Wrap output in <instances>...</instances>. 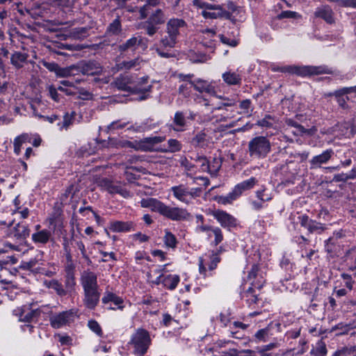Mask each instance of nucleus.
I'll use <instances>...</instances> for the list:
<instances>
[{
    "label": "nucleus",
    "mask_w": 356,
    "mask_h": 356,
    "mask_svg": "<svg viewBox=\"0 0 356 356\" xmlns=\"http://www.w3.org/2000/svg\"><path fill=\"white\" fill-rule=\"evenodd\" d=\"M252 252H254V258L252 259L254 264L252 265L246 278V282H249L250 286L241 293V298L246 305L251 309H255V311L248 314L250 317L261 314V309L264 306V301L260 297V291L266 282L264 276L260 273L259 264L255 263L260 260V253L258 250H252Z\"/></svg>",
    "instance_id": "f257e3e1"
},
{
    "label": "nucleus",
    "mask_w": 356,
    "mask_h": 356,
    "mask_svg": "<svg viewBox=\"0 0 356 356\" xmlns=\"http://www.w3.org/2000/svg\"><path fill=\"white\" fill-rule=\"evenodd\" d=\"M187 26L183 19L172 18L168 20L165 28L160 30L157 26V33L160 35V43L164 47H174L180 34V29Z\"/></svg>",
    "instance_id": "f03ea898"
},
{
    "label": "nucleus",
    "mask_w": 356,
    "mask_h": 356,
    "mask_svg": "<svg viewBox=\"0 0 356 356\" xmlns=\"http://www.w3.org/2000/svg\"><path fill=\"white\" fill-rule=\"evenodd\" d=\"M273 72H279L283 73H289L296 74L298 76L306 78L311 77L315 75L321 74H333L334 71L332 67L326 65H287L283 67H277L273 68Z\"/></svg>",
    "instance_id": "7ed1b4c3"
},
{
    "label": "nucleus",
    "mask_w": 356,
    "mask_h": 356,
    "mask_svg": "<svg viewBox=\"0 0 356 356\" xmlns=\"http://www.w3.org/2000/svg\"><path fill=\"white\" fill-rule=\"evenodd\" d=\"M212 10L213 12L202 10V15L205 19H223L231 21L234 24L236 22V16L238 15L242 9L233 1H228L226 4L227 10L223 8V6L215 5Z\"/></svg>",
    "instance_id": "20e7f679"
},
{
    "label": "nucleus",
    "mask_w": 356,
    "mask_h": 356,
    "mask_svg": "<svg viewBox=\"0 0 356 356\" xmlns=\"http://www.w3.org/2000/svg\"><path fill=\"white\" fill-rule=\"evenodd\" d=\"M157 213L172 221H189L192 218V215L186 209L171 207L159 200H157Z\"/></svg>",
    "instance_id": "39448f33"
},
{
    "label": "nucleus",
    "mask_w": 356,
    "mask_h": 356,
    "mask_svg": "<svg viewBox=\"0 0 356 356\" xmlns=\"http://www.w3.org/2000/svg\"><path fill=\"white\" fill-rule=\"evenodd\" d=\"M270 149V143L266 136H256L248 143L249 154L252 158L264 159L266 157Z\"/></svg>",
    "instance_id": "423d86ee"
},
{
    "label": "nucleus",
    "mask_w": 356,
    "mask_h": 356,
    "mask_svg": "<svg viewBox=\"0 0 356 356\" xmlns=\"http://www.w3.org/2000/svg\"><path fill=\"white\" fill-rule=\"evenodd\" d=\"M131 77L123 74H120L119 76L116 77L114 81L111 83V86L116 88L118 90L131 93H141L142 95L138 97L140 100L145 99L147 97V95L145 94L149 91L152 88L151 86H149L147 88H141L138 86L132 87L131 86Z\"/></svg>",
    "instance_id": "0eeeda50"
},
{
    "label": "nucleus",
    "mask_w": 356,
    "mask_h": 356,
    "mask_svg": "<svg viewBox=\"0 0 356 356\" xmlns=\"http://www.w3.org/2000/svg\"><path fill=\"white\" fill-rule=\"evenodd\" d=\"M211 215L220 227L228 232H233L241 227L240 221L225 210L214 209L211 211Z\"/></svg>",
    "instance_id": "6e6552de"
},
{
    "label": "nucleus",
    "mask_w": 356,
    "mask_h": 356,
    "mask_svg": "<svg viewBox=\"0 0 356 356\" xmlns=\"http://www.w3.org/2000/svg\"><path fill=\"white\" fill-rule=\"evenodd\" d=\"M150 343V337L147 331L138 329L132 335L129 344L133 346L134 353L143 356L147 350Z\"/></svg>",
    "instance_id": "1a4fd4ad"
},
{
    "label": "nucleus",
    "mask_w": 356,
    "mask_h": 356,
    "mask_svg": "<svg viewBox=\"0 0 356 356\" xmlns=\"http://www.w3.org/2000/svg\"><path fill=\"white\" fill-rule=\"evenodd\" d=\"M154 6H156V0H147L146 4L140 9L141 19H145L149 14H151L149 20L144 22L143 26L146 33L150 36H152L156 33V22L154 20L156 13L153 12Z\"/></svg>",
    "instance_id": "9d476101"
},
{
    "label": "nucleus",
    "mask_w": 356,
    "mask_h": 356,
    "mask_svg": "<svg viewBox=\"0 0 356 356\" xmlns=\"http://www.w3.org/2000/svg\"><path fill=\"white\" fill-rule=\"evenodd\" d=\"M196 223L197 224L196 230L198 232H212L214 235V239L211 241V246H218L223 240L224 236L221 228L217 226L204 225V217L202 214L195 216Z\"/></svg>",
    "instance_id": "9b49d317"
},
{
    "label": "nucleus",
    "mask_w": 356,
    "mask_h": 356,
    "mask_svg": "<svg viewBox=\"0 0 356 356\" xmlns=\"http://www.w3.org/2000/svg\"><path fill=\"white\" fill-rule=\"evenodd\" d=\"M281 326V323L278 321H271L266 327L259 330L254 334V337L257 341H266L270 335H273L274 332H280Z\"/></svg>",
    "instance_id": "f8f14e48"
},
{
    "label": "nucleus",
    "mask_w": 356,
    "mask_h": 356,
    "mask_svg": "<svg viewBox=\"0 0 356 356\" xmlns=\"http://www.w3.org/2000/svg\"><path fill=\"white\" fill-rule=\"evenodd\" d=\"M139 47H143L144 48L147 47L143 38L140 35L133 36L125 42L119 44L118 49L120 53V56H122L124 53H126L128 51L134 52Z\"/></svg>",
    "instance_id": "ddd939ff"
},
{
    "label": "nucleus",
    "mask_w": 356,
    "mask_h": 356,
    "mask_svg": "<svg viewBox=\"0 0 356 356\" xmlns=\"http://www.w3.org/2000/svg\"><path fill=\"white\" fill-rule=\"evenodd\" d=\"M325 250L327 257L331 259L343 257L345 254L343 242L330 241L327 239L325 241Z\"/></svg>",
    "instance_id": "4468645a"
},
{
    "label": "nucleus",
    "mask_w": 356,
    "mask_h": 356,
    "mask_svg": "<svg viewBox=\"0 0 356 356\" xmlns=\"http://www.w3.org/2000/svg\"><path fill=\"white\" fill-rule=\"evenodd\" d=\"M298 219L300 226L307 229L309 234H321L325 229L323 224L309 218L306 214L300 216Z\"/></svg>",
    "instance_id": "2eb2a0df"
},
{
    "label": "nucleus",
    "mask_w": 356,
    "mask_h": 356,
    "mask_svg": "<svg viewBox=\"0 0 356 356\" xmlns=\"http://www.w3.org/2000/svg\"><path fill=\"white\" fill-rule=\"evenodd\" d=\"M99 186L111 194H120L124 197L130 196V192L121 186L115 184L108 178H103L99 181Z\"/></svg>",
    "instance_id": "dca6fc26"
},
{
    "label": "nucleus",
    "mask_w": 356,
    "mask_h": 356,
    "mask_svg": "<svg viewBox=\"0 0 356 356\" xmlns=\"http://www.w3.org/2000/svg\"><path fill=\"white\" fill-rule=\"evenodd\" d=\"M129 146L136 150L143 152H152L154 150L156 146V137L145 138L134 142H129Z\"/></svg>",
    "instance_id": "f3484780"
},
{
    "label": "nucleus",
    "mask_w": 356,
    "mask_h": 356,
    "mask_svg": "<svg viewBox=\"0 0 356 356\" xmlns=\"http://www.w3.org/2000/svg\"><path fill=\"white\" fill-rule=\"evenodd\" d=\"M180 281L177 275L162 273L157 277V286L161 284L167 289L174 290Z\"/></svg>",
    "instance_id": "a211bd4d"
},
{
    "label": "nucleus",
    "mask_w": 356,
    "mask_h": 356,
    "mask_svg": "<svg viewBox=\"0 0 356 356\" xmlns=\"http://www.w3.org/2000/svg\"><path fill=\"white\" fill-rule=\"evenodd\" d=\"M334 154L332 149H327L321 154L316 155L309 161V168L316 169L321 167L323 164L327 163Z\"/></svg>",
    "instance_id": "6ab92c4d"
},
{
    "label": "nucleus",
    "mask_w": 356,
    "mask_h": 356,
    "mask_svg": "<svg viewBox=\"0 0 356 356\" xmlns=\"http://www.w3.org/2000/svg\"><path fill=\"white\" fill-rule=\"evenodd\" d=\"M83 292L84 305L89 309H94L97 305L100 298V293L98 291V289L83 290Z\"/></svg>",
    "instance_id": "aec40b11"
},
{
    "label": "nucleus",
    "mask_w": 356,
    "mask_h": 356,
    "mask_svg": "<svg viewBox=\"0 0 356 356\" xmlns=\"http://www.w3.org/2000/svg\"><path fill=\"white\" fill-rule=\"evenodd\" d=\"M173 196L179 201L185 204L191 203L189 197V188L184 184L174 186L170 188Z\"/></svg>",
    "instance_id": "412c9836"
},
{
    "label": "nucleus",
    "mask_w": 356,
    "mask_h": 356,
    "mask_svg": "<svg viewBox=\"0 0 356 356\" xmlns=\"http://www.w3.org/2000/svg\"><path fill=\"white\" fill-rule=\"evenodd\" d=\"M314 16L317 18L323 19L328 24H333L335 23L334 12L328 5L318 7L314 12Z\"/></svg>",
    "instance_id": "4be33fe9"
},
{
    "label": "nucleus",
    "mask_w": 356,
    "mask_h": 356,
    "mask_svg": "<svg viewBox=\"0 0 356 356\" xmlns=\"http://www.w3.org/2000/svg\"><path fill=\"white\" fill-rule=\"evenodd\" d=\"M81 282L83 290L99 288L97 275L92 271H84L81 277Z\"/></svg>",
    "instance_id": "5701e85b"
},
{
    "label": "nucleus",
    "mask_w": 356,
    "mask_h": 356,
    "mask_svg": "<svg viewBox=\"0 0 356 356\" xmlns=\"http://www.w3.org/2000/svg\"><path fill=\"white\" fill-rule=\"evenodd\" d=\"M80 72L87 75H97L102 72V67L95 60H88L79 65Z\"/></svg>",
    "instance_id": "b1692460"
},
{
    "label": "nucleus",
    "mask_w": 356,
    "mask_h": 356,
    "mask_svg": "<svg viewBox=\"0 0 356 356\" xmlns=\"http://www.w3.org/2000/svg\"><path fill=\"white\" fill-rule=\"evenodd\" d=\"M193 88L201 93L206 92L211 96H216V88L208 81L197 79L191 81Z\"/></svg>",
    "instance_id": "393cba45"
},
{
    "label": "nucleus",
    "mask_w": 356,
    "mask_h": 356,
    "mask_svg": "<svg viewBox=\"0 0 356 356\" xmlns=\"http://www.w3.org/2000/svg\"><path fill=\"white\" fill-rule=\"evenodd\" d=\"M72 311H65L58 314L50 317V323L54 328H60L65 325L68 321L70 318L72 316Z\"/></svg>",
    "instance_id": "a878e982"
},
{
    "label": "nucleus",
    "mask_w": 356,
    "mask_h": 356,
    "mask_svg": "<svg viewBox=\"0 0 356 356\" xmlns=\"http://www.w3.org/2000/svg\"><path fill=\"white\" fill-rule=\"evenodd\" d=\"M29 234L30 229L28 226L24 223L19 222L10 230L9 236L17 240L24 241L29 237Z\"/></svg>",
    "instance_id": "bb28decb"
},
{
    "label": "nucleus",
    "mask_w": 356,
    "mask_h": 356,
    "mask_svg": "<svg viewBox=\"0 0 356 356\" xmlns=\"http://www.w3.org/2000/svg\"><path fill=\"white\" fill-rule=\"evenodd\" d=\"M328 350L326 343L323 339H318L315 343L312 344L311 349L307 356H327Z\"/></svg>",
    "instance_id": "cd10ccee"
},
{
    "label": "nucleus",
    "mask_w": 356,
    "mask_h": 356,
    "mask_svg": "<svg viewBox=\"0 0 356 356\" xmlns=\"http://www.w3.org/2000/svg\"><path fill=\"white\" fill-rule=\"evenodd\" d=\"M207 135L203 131L197 132L188 139L189 143L195 148H204L207 145Z\"/></svg>",
    "instance_id": "c85d7f7f"
},
{
    "label": "nucleus",
    "mask_w": 356,
    "mask_h": 356,
    "mask_svg": "<svg viewBox=\"0 0 356 356\" xmlns=\"http://www.w3.org/2000/svg\"><path fill=\"white\" fill-rule=\"evenodd\" d=\"M42 65L49 71L54 72L58 76L65 77L70 74V70L68 68L60 67L54 62L42 61Z\"/></svg>",
    "instance_id": "c756f323"
},
{
    "label": "nucleus",
    "mask_w": 356,
    "mask_h": 356,
    "mask_svg": "<svg viewBox=\"0 0 356 356\" xmlns=\"http://www.w3.org/2000/svg\"><path fill=\"white\" fill-rule=\"evenodd\" d=\"M222 80L228 86H241L242 82L241 76L234 72L227 71L222 74Z\"/></svg>",
    "instance_id": "7c9ffc66"
},
{
    "label": "nucleus",
    "mask_w": 356,
    "mask_h": 356,
    "mask_svg": "<svg viewBox=\"0 0 356 356\" xmlns=\"http://www.w3.org/2000/svg\"><path fill=\"white\" fill-rule=\"evenodd\" d=\"M165 235L163 237V242L167 249L175 250L178 245V240L176 236L168 229L164 230Z\"/></svg>",
    "instance_id": "2f4dec72"
},
{
    "label": "nucleus",
    "mask_w": 356,
    "mask_h": 356,
    "mask_svg": "<svg viewBox=\"0 0 356 356\" xmlns=\"http://www.w3.org/2000/svg\"><path fill=\"white\" fill-rule=\"evenodd\" d=\"M343 259L344 261L350 264L351 269H356V244L345 251Z\"/></svg>",
    "instance_id": "473e14b6"
},
{
    "label": "nucleus",
    "mask_w": 356,
    "mask_h": 356,
    "mask_svg": "<svg viewBox=\"0 0 356 356\" xmlns=\"http://www.w3.org/2000/svg\"><path fill=\"white\" fill-rule=\"evenodd\" d=\"M44 285L49 288L54 289L56 294L60 297L66 296L67 290L65 289L63 284L57 280H51L44 282Z\"/></svg>",
    "instance_id": "72a5a7b5"
},
{
    "label": "nucleus",
    "mask_w": 356,
    "mask_h": 356,
    "mask_svg": "<svg viewBox=\"0 0 356 356\" xmlns=\"http://www.w3.org/2000/svg\"><path fill=\"white\" fill-rule=\"evenodd\" d=\"M341 279L339 287L345 288L348 289L350 293H352L353 290L356 289V288H354L355 281L350 275L343 273L341 275Z\"/></svg>",
    "instance_id": "f704fd0d"
},
{
    "label": "nucleus",
    "mask_w": 356,
    "mask_h": 356,
    "mask_svg": "<svg viewBox=\"0 0 356 356\" xmlns=\"http://www.w3.org/2000/svg\"><path fill=\"white\" fill-rule=\"evenodd\" d=\"M331 356H356V346H339Z\"/></svg>",
    "instance_id": "c9c22d12"
},
{
    "label": "nucleus",
    "mask_w": 356,
    "mask_h": 356,
    "mask_svg": "<svg viewBox=\"0 0 356 356\" xmlns=\"http://www.w3.org/2000/svg\"><path fill=\"white\" fill-rule=\"evenodd\" d=\"M140 65V58L137 57L131 60H124L121 63H117L114 67L116 71L129 70Z\"/></svg>",
    "instance_id": "e433bc0d"
},
{
    "label": "nucleus",
    "mask_w": 356,
    "mask_h": 356,
    "mask_svg": "<svg viewBox=\"0 0 356 356\" xmlns=\"http://www.w3.org/2000/svg\"><path fill=\"white\" fill-rule=\"evenodd\" d=\"M70 266H71L69 265L67 266L65 280V289L67 290V293L72 292L74 290V286L76 285L74 273L72 269L70 268Z\"/></svg>",
    "instance_id": "4c0bfd02"
},
{
    "label": "nucleus",
    "mask_w": 356,
    "mask_h": 356,
    "mask_svg": "<svg viewBox=\"0 0 356 356\" xmlns=\"http://www.w3.org/2000/svg\"><path fill=\"white\" fill-rule=\"evenodd\" d=\"M102 300L104 304L112 302L115 305L118 306V309H122L123 308V306L122 305L123 300L113 293L106 292Z\"/></svg>",
    "instance_id": "58836bf2"
},
{
    "label": "nucleus",
    "mask_w": 356,
    "mask_h": 356,
    "mask_svg": "<svg viewBox=\"0 0 356 356\" xmlns=\"http://www.w3.org/2000/svg\"><path fill=\"white\" fill-rule=\"evenodd\" d=\"M28 55L26 54L15 51L10 57L11 64L17 68L23 67V64L26 61Z\"/></svg>",
    "instance_id": "ea45409f"
},
{
    "label": "nucleus",
    "mask_w": 356,
    "mask_h": 356,
    "mask_svg": "<svg viewBox=\"0 0 356 356\" xmlns=\"http://www.w3.org/2000/svg\"><path fill=\"white\" fill-rule=\"evenodd\" d=\"M232 312L230 309H223L217 317L220 321L221 327H225L229 326L232 320L234 318Z\"/></svg>",
    "instance_id": "a19ab883"
},
{
    "label": "nucleus",
    "mask_w": 356,
    "mask_h": 356,
    "mask_svg": "<svg viewBox=\"0 0 356 356\" xmlns=\"http://www.w3.org/2000/svg\"><path fill=\"white\" fill-rule=\"evenodd\" d=\"M132 222L115 221L111 222L110 229L113 232H127L130 231L133 227Z\"/></svg>",
    "instance_id": "79ce46f5"
},
{
    "label": "nucleus",
    "mask_w": 356,
    "mask_h": 356,
    "mask_svg": "<svg viewBox=\"0 0 356 356\" xmlns=\"http://www.w3.org/2000/svg\"><path fill=\"white\" fill-rule=\"evenodd\" d=\"M275 122V117L270 114H266L262 119L257 121L256 125L262 129H271Z\"/></svg>",
    "instance_id": "37998d69"
},
{
    "label": "nucleus",
    "mask_w": 356,
    "mask_h": 356,
    "mask_svg": "<svg viewBox=\"0 0 356 356\" xmlns=\"http://www.w3.org/2000/svg\"><path fill=\"white\" fill-rule=\"evenodd\" d=\"M237 199L238 197L234 194L232 190L226 195H216L213 197L214 201H216L218 204L223 205L232 204L234 201L236 200Z\"/></svg>",
    "instance_id": "c03bdc74"
},
{
    "label": "nucleus",
    "mask_w": 356,
    "mask_h": 356,
    "mask_svg": "<svg viewBox=\"0 0 356 356\" xmlns=\"http://www.w3.org/2000/svg\"><path fill=\"white\" fill-rule=\"evenodd\" d=\"M51 236L50 231L42 229L32 235V239L35 243H47Z\"/></svg>",
    "instance_id": "a18cd8bd"
},
{
    "label": "nucleus",
    "mask_w": 356,
    "mask_h": 356,
    "mask_svg": "<svg viewBox=\"0 0 356 356\" xmlns=\"http://www.w3.org/2000/svg\"><path fill=\"white\" fill-rule=\"evenodd\" d=\"M341 129L343 132V135L348 138L353 137L356 134V127L352 122L341 123Z\"/></svg>",
    "instance_id": "49530a36"
},
{
    "label": "nucleus",
    "mask_w": 356,
    "mask_h": 356,
    "mask_svg": "<svg viewBox=\"0 0 356 356\" xmlns=\"http://www.w3.org/2000/svg\"><path fill=\"white\" fill-rule=\"evenodd\" d=\"M122 31V25L120 17L115 19L107 27L106 33L110 35H117Z\"/></svg>",
    "instance_id": "de8ad7c7"
},
{
    "label": "nucleus",
    "mask_w": 356,
    "mask_h": 356,
    "mask_svg": "<svg viewBox=\"0 0 356 356\" xmlns=\"http://www.w3.org/2000/svg\"><path fill=\"white\" fill-rule=\"evenodd\" d=\"M79 191V186L76 184H70L65 190V193L62 195L60 197V201L64 202L66 201L67 197H70L72 199L74 195Z\"/></svg>",
    "instance_id": "09e8293b"
},
{
    "label": "nucleus",
    "mask_w": 356,
    "mask_h": 356,
    "mask_svg": "<svg viewBox=\"0 0 356 356\" xmlns=\"http://www.w3.org/2000/svg\"><path fill=\"white\" fill-rule=\"evenodd\" d=\"M74 241H69L67 238H63V250L64 254L65 255V258L69 266H72V256L71 254V249L70 248V244L73 245Z\"/></svg>",
    "instance_id": "8fccbe9b"
},
{
    "label": "nucleus",
    "mask_w": 356,
    "mask_h": 356,
    "mask_svg": "<svg viewBox=\"0 0 356 356\" xmlns=\"http://www.w3.org/2000/svg\"><path fill=\"white\" fill-rule=\"evenodd\" d=\"M90 28L88 26L85 27H77L72 30L71 34L72 36L77 39H82L88 35V31Z\"/></svg>",
    "instance_id": "3c124183"
},
{
    "label": "nucleus",
    "mask_w": 356,
    "mask_h": 356,
    "mask_svg": "<svg viewBox=\"0 0 356 356\" xmlns=\"http://www.w3.org/2000/svg\"><path fill=\"white\" fill-rule=\"evenodd\" d=\"M168 148L167 150L170 153H175L181 151L182 148V144L177 139L170 138L168 140ZM166 150V149H165Z\"/></svg>",
    "instance_id": "603ef678"
},
{
    "label": "nucleus",
    "mask_w": 356,
    "mask_h": 356,
    "mask_svg": "<svg viewBox=\"0 0 356 356\" xmlns=\"http://www.w3.org/2000/svg\"><path fill=\"white\" fill-rule=\"evenodd\" d=\"M222 159L214 157L211 161H210V169L209 173L211 175H216L219 172L222 166Z\"/></svg>",
    "instance_id": "864d4df0"
},
{
    "label": "nucleus",
    "mask_w": 356,
    "mask_h": 356,
    "mask_svg": "<svg viewBox=\"0 0 356 356\" xmlns=\"http://www.w3.org/2000/svg\"><path fill=\"white\" fill-rule=\"evenodd\" d=\"M336 330H339L337 334L343 335V334H353L354 333L353 327L350 324L347 323H339L336 325Z\"/></svg>",
    "instance_id": "5fc2aeb1"
},
{
    "label": "nucleus",
    "mask_w": 356,
    "mask_h": 356,
    "mask_svg": "<svg viewBox=\"0 0 356 356\" xmlns=\"http://www.w3.org/2000/svg\"><path fill=\"white\" fill-rule=\"evenodd\" d=\"M341 92V88L335 90L333 92V95L335 97L337 103L339 105L343 108H345L347 107V103L346 101L348 100V97H345L347 94H339Z\"/></svg>",
    "instance_id": "6e6d98bb"
},
{
    "label": "nucleus",
    "mask_w": 356,
    "mask_h": 356,
    "mask_svg": "<svg viewBox=\"0 0 356 356\" xmlns=\"http://www.w3.org/2000/svg\"><path fill=\"white\" fill-rule=\"evenodd\" d=\"M277 17L280 19H298L301 18V15H300L298 13L292 11V10H284L282 11L280 14H278Z\"/></svg>",
    "instance_id": "4d7b16f0"
},
{
    "label": "nucleus",
    "mask_w": 356,
    "mask_h": 356,
    "mask_svg": "<svg viewBox=\"0 0 356 356\" xmlns=\"http://www.w3.org/2000/svg\"><path fill=\"white\" fill-rule=\"evenodd\" d=\"M192 81H189V83H183L179 87V93L185 97L190 96L191 92V88H193V85L191 84Z\"/></svg>",
    "instance_id": "13d9d810"
},
{
    "label": "nucleus",
    "mask_w": 356,
    "mask_h": 356,
    "mask_svg": "<svg viewBox=\"0 0 356 356\" xmlns=\"http://www.w3.org/2000/svg\"><path fill=\"white\" fill-rule=\"evenodd\" d=\"M295 242L298 244V248L303 251L307 250V246L309 245L310 241L304 236H298L294 237Z\"/></svg>",
    "instance_id": "bf43d9fd"
},
{
    "label": "nucleus",
    "mask_w": 356,
    "mask_h": 356,
    "mask_svg": "<svg viewBox=\"0 0 356 356\" xmlns=\"http://www.w3.org/2000/svg\"><path fill=\"white\" fill-rule=\"evenodd\" d=\"M346 237V231L340 229L339 230H336L332 233V235L330 236L327 239L330 241L335 242H343L342 239Z\"/></svg>",
    "instance_id": "052dcab7"
},
{
    "label": "nucleus",
    "mask_w": 356,
    "mask_h": 356,
    "mask_svg": "<svg viewBox=\"0 0 356 356\" xmlns=\"http://www.w3.org/2000/svg\"><path fill=\"white\" fill-rule=\"evenodd\" d=\"M192 4L194 7L197 8L204 9V10L213 9L215 8L214 4L207 3L203 0H193Z\"/></svg>",
    "instance_id": "680f3d73"
},
{
    "label": "nucleus",
    "mask_w": 356,
    "mask_h": 356,
    "mask_svg": "<svg viewBox=\"0 0 356 356\" xmlns=\"http://www.w3.org/2000/svg\"><path fill=\"white\" fill-rule=\"evenodd\" d=\"M219 38L222 43L230 46L232 47H236L239 43L238 40H236L235 38H229L223 34L219 35Z\"/></svg>",
    "instance_id": "e2e57ef3"
},
{
    "label": "nucleus",
    "mask_w": 356,
    "mask_h": 356,
    "mask_svg": "<svg viewBox=\"0 0 356 356\" xmlns=\"http://www.w3.org/2000/svg\"><path fill=\"white\" fill-rule=\"evenodd\" d=\"M186 115L184 112L177 111L175 114L174 122L177 126L184 127L186 125Z\"/></svg>",
    "instance_id": "0e129e2a"
},
{
    "label": "nucleus",
    "mask_w": 356,
    "mask_h": 356,
    "mask_svg": "<svg viewBox=\"0 0 356 356\" xmlns=\"http://www.w3.org/2000/svg\"><path fill=\"white\" fill-rule=\"evenodd\" d=\"M248 326H249L248 324H245V323H243V322L236 321L232 322L231 324L229 325V331L238 330V332H239L240 330H243V331L245 330L248 327Z\"/></svg>",
    "instance_id": "69168bd1"
},
{
    "label": "nucleus",
    "mask_w": 356,
    "mask_h": 356,
    "mask_svg": "<svg viewBox=\"0 0 356 356\" xmlns=\"http://www.w3.org/2000/svg\"><path fill=\"white\" fill-rule=\"evenodd\" d=\"M88 327L97 334L98 336L101 337L103 334L102 328L99 324L95 320H90L88 323Z\"/></svg>",
    "instance_id": "338daca9"
},
{
    "label": "nucleus",
    "mask_w": 356,
    "mask_h": 356,
    "mask_svg": "<svg viewBox=\"0 0 356 356\" xmlns=\"http://www.w3.org/2000/svg\"><path fill=\"white\" fill-rule=\"evenodd\" d=\"M261 347H257L255 349L256 356H281L280 354L274 353V351L266 350Z\"/></svg>",
    "instance_id": "774afa93"
}]
</instances>
